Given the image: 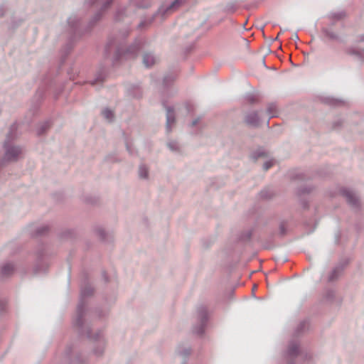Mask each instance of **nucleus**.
<instances>
[{"label": "nucleus", "instance_id": "1a4fd4ad", "mask_svg": "<svg viewBox=\"0 0 364 364\" xmlns=\"http://www.w3.org/2000/svg\"><path fill=\"white\" fill-rule=\"evenodd\" d=\"M139 174L141 178H146L148 175V170L146 166H141L139 169Z\"/></svg>", "mask_w": 364, "mask_h": 364}, {"label": "nucleus", "instance_id": "0eeeda50", "mask_svg": "<svg viewBox=\"0 0 364 364\" xmlns=\"http://www.w3.org/2000/svg\"><path fill=\"white\" fill-rule=\"evenodd\" d=\"M14 270V267L11 264H7L2 267L1 272L4 275H9Z\"/></svg>", "mask_w": 364, "mask_h": 364}, {"label": "nucleus", "instance_id": "7ed1b4c3", "mask_svg": "<svg viewBox=\"0 0 364 364\" xmlns=\"http://www.w3.org/2000/svg\"><path fill=\"white\" fill-rule=\"evenodd\" d=\"M143 63L146 67L149 68L155 64L156 59L151 54H145L143 57Z\"/></svg>", "mask_w": 364, "mask_h": 364}, {"label": "nucleus", "instance_id": "f8f14e48", "mask_svg": "<svg viewBox=\"0 0 364 364\" xmlns=\"http://www.w3.org/2000/svg\"><path fill=\"white\" fill-rule=\"evenodd\" d=\"M296 350H297V348H295V349H291V354H294L296 353Z\"/></svg>", "mask_w": 364, "mask_h": 364}, {"label": "nucleus", "instance_id": "20e7f679", "mask_svg": "<svg viewBox=\"0 0 364 364\" xmlns=\"http://www.w3.org/2000/svg\"><path fill=\"white\" fill-rule=\"evenodd\" d=\"M246 122L250 125H257L258 124V114L256 112H253L249 114L246 118Z\"/></svg>", "mask_w": 364, "mask_h": 364}, {"label": "nucleus", "instance_id": "39448f33", "mask_svg": "<svg viewBox=\"0 0 364 364\" xmlns=\"http://www.w3.org/2000/svg\"><path fill=\"white\" fill-rule=\"evenodd\" d=\"M166 118H167V127H168V129H169V127L171 124H173L175 122L173 112L170 108L167 109Z\"/></svg>", "mask_w": 364, "mask_h": 364}, {"label": "nucleus", "instance_id": "6e6552de", "mask_svg": "<svg viewBox=\"0 0 364 364\" xmlns=\"http://www.w3.org/2000/svg\"><path fill=\"white\" fill-rule=\"evenodd\" d=\"M102 115L109 121H111L114 117L113 112L109 109L103 110Z\"/></svg>", "mask_w": 364, "mask_h": 364}, {"label": "nucleus", "instance_id": "9b49d317", "mask_svg": "<svg viewBox=\"0 0 364 364\" xmlns=\"http://www.w3.org/2000/svg\"><path fill=\"white\" fill-rule=\"evenodd\" d=\"M272 163L271 162H267L264 164V169L265 171L268 170L271 166H272Z\"/></svg>", "mask_w": 364, "mask_h": 364}, {"label": "nucleus", "instance_id": "ddd939ff", "mask_svg": "<svg viewBox=\"0 0 364 364\" xmlns=\"http://www.w3.org/2000/svg\"><path fill=\"white\" fill-rule=\"evenodd\" d=\"M269 115H270L271 117H274V114L273 113L269 112Z\"/></svg>", "mask_w": 364, "mask_h": 364}, {"label": "nucleus", "instance_id": "f03ea898", "mask_svg": "<svg viewBox=\"0 0 364 364\" xmlns=\"http://www.w3.org/2000/svg\"><path fill=\"white\" fill-rule=\"evenodd\" d=\"M139 49V48H130L126 51H119L117 54V58L119 60L123 59V58H134L135 57V53Z\"/></svg>", "mask_w": 364, "mask_h": 364}, {"label": "nucleus", "instance_id": "f257e3e1", "mask_svg": "<svg viewBox=\"0 0 364 364\" xmlns=\"http://www.w3.org/2000/svg\"><path fill=\"white\" fill-rule=\"evenodd\" d=\"M21 154V149L18 147H11L6 149V158L8 160H15Z\"/></svg>", "mask_w": 364, "mask_h": 364}, {"label": "nucleus", "instance_id": "9d476101", "mask_svg": "<svg viewBox=\"0 0 364 364\" xmlns=\"http://www.w3.org/2000/svg\"><path fill=\"white\" fill-rule=\"evenodd\" d=\"M178 1H174L168 9H167V12H169L171 11H172L176 5H178Z\"/></svg>", "mask_w": 364, "mask_h": 364}, {"label": "nucleus", "instance_id": "423d86ee", "mask_svg": "<svg viewBox=\"0 0 364 364\" xmlns=\"http://www.w3.org/2000/svg\"><path fill=\"white\" fill-rule=\"evenodd\" d=\"M346 196L347 200H348V202L349 203H350L352 205H356L357 204L358 199H357L356 196L353 193L348 192L346 193Z\"/></svg>", "mask_w": 364, "mask_h": 364}]
</instances>
